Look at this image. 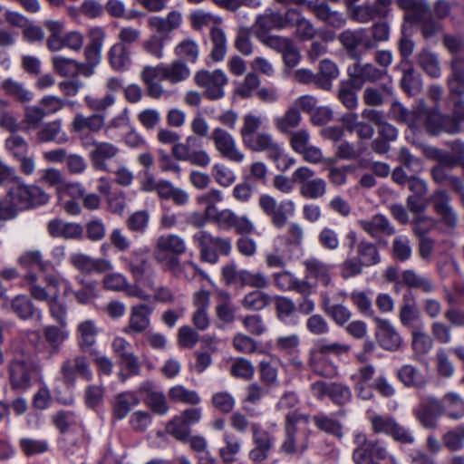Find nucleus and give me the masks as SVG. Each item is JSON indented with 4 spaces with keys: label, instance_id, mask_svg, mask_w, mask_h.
Here are the masks:
<instances>
[{
    "label": "nucleus",
    "instance_id": "f257e3e1",
    "mask_svg": "<svg viewBox=\"0 0 464 464\" xmlns=\"http://www.w3.org/2000/svg\"><path fill=\"white\" fill-rule=\"evenodd\" d=\"M258 206L263 213L270 218L271 224L276 228H283L288 224L285 234V243L287 246L299 247L304 241L303 227L296 222L288 223V219L295 214V206L290 199L282 200L280 203L268 195L262 194L258 198Z\"/></svg>",
    "mask_w": 464,
    "mask_h": 464
},
{
    "label": "nucleus",
    "instance_id": "f03ea898",
    "mask_svg": "<svg viewBox=\"0 0 464 464\" xmlns=\"http://www.w3.org/2000/svg\"><path fill=\"white\" fill-rule=\"evenodd\" d=\"M350 350L349 344L330 342L325 338L316 339L309 351L308 364L314 373L325 378H333L337 374V368L327 356L341 355L347 353Z\"/></svg>",
    "mask_w": 464,
    "mask_h": 464
},
{
    "label": "nucleus",
    "instance_id": "7ed1b4c3",
    "mask_svg": "<svg viewBox=\"0 0 464 464\" xmlns=\"http://www.w3.org/2000/svg\"><path fill=\"white\" fill-rule=\"evenodd\" d=\"M263 124L260 116L247 113L243 117V125L239 130L243 144L253 152L269 151L275 158L278 152V141L269 132L258 130Z\"/></svg>",
    "mask_w": 464,
    "mask_h": 464
},
{
    "label": "nucleus",
    "instance_id": "20e7f679",
    "mask_svg": "<svg viewBox=\"0 0 464 464\" xmlns=\"http://www.w3.org/2000/svg\"><path fill=\"white\" fill-rule=\"evenodd\" d=\"M42 366L36 357L22 353L16 354L8 367L10 385L13 390L25 391L32 385V376L39 375Z\"/></svg>",
    "mask_w": 464,
    "mask_h": 464
},
{
    "label": "nucleus",
    "instance_id": "39448f33",
    "mask_svg": "<svg viewBox=\"0 0 464 464\" xmlns=\"http://www.w3.org/2000/svg\"><path fill=\"white\" fill-rule=\"evenodd\" d=\"M24 285L30 295L40 302H46L50 315L62 327L67 325V305L59 299L58 293L50 295L47 290L38 284V277L34 273H28L23 277Z\"/></svg>",
    "mask_w": 464,
    "mask_h": 464
},
{
    "label": "nucleus",
    "instance_id": "423d86ee",
    "mask_svg": "<svg viewBox=\"0 0 464 464\" xmlns=\"http://www.w3.org/2000/svg\"><path fill=\"white\" fill-rule=\"evenodd\" d=\"M193 241L199 249V258L202 262L215 265L219 256H229L232 251V242L229 237L214 236L207 230L194 234Z\"/></svg>",
    "mask_w": 464,
    "mask_h": 464
},
{
    "label": "nucleus",
    "instance_id": "0eeeda50",
    "mask_svg": "<svg viewBox=\"0 0 464 464\" xmlns=\"http://www.w3.org/2000/svg\"><path fill=\"white\" fill-rule=\"evenodd\" d=\"M292 8L285 13L273 8H266L263 14L256 16L254 24V34L256 38L265 37L272 30H282L288 27Z\"/></svg>",
    "mask_w": 464,
    "mask_h": 464
},
{
    "label": "nucleus",
    "instance_id": "6e6552de",
    "mask_svg": "<svg viewBox=\"0 0 464 464\" xmlns=\"http://www.w3.org/2000/svg\"><path fill=\"white\" fill-rule=\"evenodd\" d=\"M197 85L204 90L205 96L211 100H219L224 97V87L227 84V77L222 70H201L194 77Z\"/></svg>",
    "mask_w": 464,
    "mask_h": 464
},
{
    "label": "nucleus",
    "instance_id": "1a4fd4ad",
    "mask_svg": "<svg viewBox=\"0 0 464 464\" xmlns=\"http://www.w3.org/2000/svg\"><path fill=\"white\" fill-rule=\"evenodd\" d=\"M208 218L219 228L234 229L237 235H250L255 231V225L247 216H238L229 208L218 209Z\"/></svg>",
    "mask_w": 464,
    "mask_h": 464
},
{
    "label": "nucleus",
    "instance_id": "9d476101",
    "mask_svg": "<svg viewBox=\"0 0 464 464\" xmlns=\"http://www.w3.org/2000/svg\"><path fill=\"white\" fill-rule=\"evenodd\" d=\"M211 140L219 155L235 163H241L245 160V154L237 147L235 138L222 128H215L211 133Z\"/></svg>",
    "mask_w": 464,
    "mask_h": 464
},
{
    "label": "nucleus",
    "instance_id": "9b49d317",
    "mask_svg": "<svg viewBox=\"0 0 464 464\" xmlns=\"http://www.w3.org/2000/svg\"><path fill=\"white\" fill-rule=\"evenodd\" d=\"M338 41L346 51L348 56L355 61H361L362 53L370 51L367 43L366 28L343 30L339 34Z\"/></svg>",
    "mask_w": 464,
    "mask_h": 464
},
{
    "label": "nucleus",
    "instance_id": "f8f14e48",
    "mask_svg": "<svg viewBox=\"0 0 464 464\" xmlns=\"http://www.w3.org/2000/svg\"><path fill=\"white\" fill-rule=\"evenodd\" d=\"M186 250V242L181 237L175 234L162 235L156 241L154 257L164 267L169 259L184 254Z\"/></svg>",
    "mask_w": 464,
    "mask_h": 464
},
{
    "label": "nucleus",
    "instance_id": "ddd939ff",
    "mask_svg": "<svg viewBox=\"0 0 464 464\" xmlns=\"http://www.w3.org/2000/svg\"><path fill=\"white\" fill-rule=\"evenodd\" d=\"M60 372L63 382L66 385H74L77 375L87 382L92 381V372L87 357L83 354H76L72 358L64 360L61 365Z\"/></svg>",
    "mask_w": 464,
    "mask_h": 464
},
{
    "label": "nucleus",
    "instance_id": "4468645a",
    "mask_svg": "<svg viewBox=\"0 0 464 464\" xmlns=\"http://www.w3.org/2000/svg\"><path fill=\"white\" fill-rule=\"evenodd\" d=\"M29 209L26 185H18L9 188L5 201H2L0 219L14 218L19 211Z\"/></svg>",
    "mask_w": 464,
    "mask_h": 464
},
{
    "label": "nucleus",
    "instance_id": "2eb2a0df",
    "mask_svg": "<svg viewBox=\"0 0 464 464\" xmlns=\"http://www.w3.org/2000/svg\"><path fill=\"white\" fill-rule=\"evenodd\" d=\"M132 275L134 282L147 283V285L153 287L154 271L149 259L139 251L132 252L129 256L121 258Z\"/></svg>",
    "mask_w": 464,
    "mask_h": 464
},
{
    "label": "nucleus",
    "instance_id": "dca6fc26",
    "mask_svg": "<svg viewBox=\"0 0 464 464\" xmlns=\"http://www.w3.org/2000/svg\"><path fill=\"white\" fill-rule=\"evenodd\" d=\"M163 63L158 65H146L140 71V80L146 90V94L151 99L160 100L168 94V92L161 84L165 80Z\"/></svg>",
    "mask_w": 464,
    "mask_h": 464
},
{
    "label": "nucleus",
    "instance_id": "f3484780",
    "mask_svg": "<svg viewBox=\"0 0 464 464\" xmlns=\"http://www.w3.org/2000/svg\"><path fill=\"white\" fill-rule=\"evenodd\" d=\"M424 126L427 133L431 136H439L442 132L456 134L460 130V125L455 119L437 110L427 111Z\"/></svg>",
    "mask_w": 464,
    "mask_h": 464
},
{
    "label": "nucleus",
    "instance_id": "a211bd4d",
    "mask_svg": "<svg viewBox=\"0 0 464 464\" xmlns=\"http://www.w3.org/2000/svg\"><path fill=\"white\" fill-rule=\"evenodd\" d=\"M347 74L352 82L357 84V89H361L365 82L374 83L382 80L387 75V71L379 69L370 63H362L361 61H355L348 67Z\"/></svg>",
    "mask_w": 464,
    "mask_h": 464
},
{
    "label": "nucleus",
    "instance_id": "6ab92c4d",
    "mask_svg": "<svg viewBox=\"0 0 464 464\" xmlns=\"http://www.w3.org/2000/svg\"><path fill=\"white\" fill-rule=\"evenodd\" d=\"M138 392L143 395V402L155 414L163 416L169 410V402L163 392L157 389L154 382H143Z\"/></svg>",
    "mask_w": 464,
    "mask_h": 464
},
{
    "label": "nucleus",
    "instance_id": "aec40b11",
    "mask_svg": "<svg viewBox=\"0 0 464 464\" xmlns=\"http://www.w3.org/2000/svg\"><path fill=\"white\" fill-rule=\"evenodd\" d=\"M418 420L425 428L433 430L437 427V419L444 414L442 400L433 396H428L421 400L419 406L414 410Z\"/></svg>",
    "mask_w": 464,
    "mask_h": 464
},
{
    "label": "nucleus",
    "instance_id": "412c9836",
    "mask_svg": "<svg viewBox=\"0 0 464 464\" xmlns=\"http://www.w3.org/2000/svg\"><path fill=\"white\" fill-rule=\"evenodd\" d=\"M376 323V340L379 345L390 352L398 351L402 345V338L388 319L378 316L373 318Z\"/></svg>",
    "mask_w": 464,
    "mask_h": 464
},
{
    "label": "nucleus",
    "instance_id": "4be33fe9",
    "mask_svg": "<svg viewBox=\"0 0 464 464\" xmlns=\"http://www.w3.org/2000/svg\"><path fill=\"white\" fill-rule=\"evenodd\" d=\"M358 447L353 452V459L357 464H378L372 461V457L383 459L387 456L386 450L379 444L374 437H357Z\"/></svg>",
    "mask_w": 464,
    "mask_h": 464
},
{
    "label": "nucleus",
    "instance_id": "5701e85b",
    "mask_svg": "<svg viewBox=\"0 0 464 464\" xmlns=\"http://www.w3.org/2000/svg\"><path fill=\"white\" fill-rule=\"evenodd\" d=\"M154 307L147 304L140 303L130 307L129 323L123 332L130 334L144 333L150 325V315Z\"/></svg>",
    "mask_w": 464,
    "mask_h": 464
},
{
    "label": "nucleus",
    "instance_id": "b1692460",
    "mask_svg": "<svg viewBox=\"0 0 464 464\" xmlns=\"http://www.w3.org/2000/svg\"><path fill=\"white\" fill-rule=\"evenodd\" d=\"M120 152V149L113 143L101 141L95 149L89 153V158L92 168L99 171H111L107 161L115 158Z\"/></svg>",
    "mask_w": 464,
    "mask_h": 464
},
{
    "label": "nucleus",
    "instance_id": "393cba45",
    "mask_svg": "<svg viewBox=\"0 0 464 464\" xmlns=\"http://www.w3.org/2000/svg\"><path fill=\"white\" fill-rule=\"evenodd\" d=\"M100 334V328L96 322L92 319H86L79 323L76 328L77 344L83 353H90L96 344L97 337Z\"/></svg>",
    "mask_w": 464,
    "mask_h": 464
},
{
    "label": "nucleus",
    "instance_id": "a878e982",
    "mask_svg": "<svg viewBox=\"0 0 464 464\" xmlns=\"http://www.w3.org/2000/svg\"><path fill=\"white\" fill-rule=\"evenodd\" d=\"M306 279H314L324 286L332 283L331 266L316 257H310L303 261Z\"/></svg>",
    "mask_w": 464,
    "mask_h": 464
},
{
    "label": "nucleus",
    "instance_id": "bb28decb",
    "mask_svg": "<svg viewBox=\"0 0 464 464\" xmlns=\"http://www.w3.org/2000/svg\"><path fill=\"white\" fill-rule=\"evenodd\" d=\"M397 379L406 388L422 389L427 384V377L417 366L410 363L401 365L396 370Z\"/></svg>",
    "mask_w": 464,
    "mask_h": 464
},
{
    "label": "nucleus",
    "instance_id": "cd10ccee",
    "mask_svg": "<svg viewBox=\"0 0 464 464\" xmlns=\"http://www.w3.org/2000/svg\"><path fill=\"white\" fill-rule=\"evenodd\" d=\"M182 23V15L180 12L173 10L169 12L166 17L152 16L149 19L148 24L150 29L154 30L160 36L169 38V34L178 29Z\"/></svg>",
    "mask_w": 464,
    "mask_h": 464
},
{
    "label": "nucleus",
    "instance_id": "c85d7f7f",
    "mask_svg": "<svg viewBox=\"0 0 464 464\" xmlns=\"http://www.w3.org/2000/svg\"><path fill=\"white\" fill-rule=\"evenodd\" d=\"M162 269L169 272L177 278H184L186 280H192L198 274H203L196 263L191 260L181 263L179 256H173L169 259Z\"/></svg>",
    "mask_w": 464,
    "mask_h": 464
},
{
    "label": "nucleus",
    "instance_id": "c756f323",
    "mask_svg": "<svg viewBox=\"0 0 464 464\" xmlns=\"http://www.w3.org/2000/svg\"><path fill=\"white\" fill-rule=\"evenodd\" d=\"M11 311L20 319L28 320L36 317L41 320L42 311L25 295H18L10 301Z\"/></svg>",
    "mask_w": 464,
    "mask_h": 464
},
{
    "label": "nucleus",
    "instance_id": "7c9ffc66",
    "mask_svg": "<svg viewBox=\"0 0 464 464\" xmlns=\"http://www.w3.org/2000/svg\"><path fill=\"white\" fill-rule=\"evenodd\" d=\"M35 138L39 143L54 141L61 144L68 140L66 134L63 132L62 120H54L43 124L37 130Z\"/></svg>",
    "mask_w": 464,
    "mask_h": 464
},
{
    "label": "nucleus",
    "instance_id": "2f4dec72",
    "mask_svg": "<svg viewBox=\"0 0 464 464\" xmlns=\"http://www.w3.org/2000/svg\"><path fill=\"white\" fill-rule=\"evenodd\" d=\"M140 402L139 397L131 391L118 393L111 402L113 418L116 420L126 418L131 409L138 406Z\"/></svg>",
    "mask_w": 464,
    "mask_h": 464
},
{
    "label": "nucleus",
    "instance_id": "473e14b6",
    "mask_svg": "<svg viewBox=\"0 0 464 464\" xmlns=\"http://www.w3.org/2000/svg\"><path fill=\"white\" fill-rule=\"evenodd\" d=\"M104 123L105 116L103 114L94 113L84 116L78 113L71 123V131L78 134H82L85 130L99 132L103 128Z\"/></svg>",
    "mask_w": 464,
    "mask_h": 464
},
{
    "label": "nucleus",
    "instance_id": "72a5a7b5",
    "mask_svg": "<svg viewBox=\"0 0 464 464\" xmlns=\"http://www.w3.org/2000/svg\"><path fill=\"white\" fill-rule=\"evenodd\" d=\"M361 227L372 237H378L380 235L392 236L395 233V228L389 219L382 215L376 214L370 219L360 220Z\"/></svg>",
    "mask_w": 464,
    "mask_h": 464
},
{
    "label": "nucleus",
    "instance_id": "f704fd0d",
    "mask_svg": "<svg viewBox=\"0 0 464 464\" xmlns=\"http://www.w3.org/2000/svg\"><path fill=\"white\" fill-rule=\"evenodd\" d=\"M396 4L406 12L403 16V24H415L430 12V6L424 0H396Z\"/></svg>",
    "mask_w": 464,
    "mask_h": 464
},
{
    "label": "nucleus",
    "instance_id": "c9c22d12",
    "mask_svg": "<svg viewBox=\"0 0 464 464\" xmlns=\"http://www.w3.org/2000/svg\"><path fill=\"white\" fill-rule=\"evenodd\" d=\"M0 89L6 95L20 103H29L33 101L34 93L24 83L13 78H6L0 82Z\"/></svg>",
    "mask_w": 464,
    "mask_h": 464
},
{
    "label": "nucleus",
    "instance_id": "e433bc0d",
    "mask_svg": "<svg viewBox=\"0 0 464 464\" xmlns=\"http://www.w3.org/2000/svg\"><path fill=\"white\" fill-rule=\"evenodd\" d=\"M401 281L411 289L430 294L435 290L434 282L428 276H421L412 269H406L401 274Z\"/></svg>",
    "mask_w": 464,
    "mask_h": 464
},
{
    "label": "nucleus",
    "instance_id": "4c0bfd02",
    "mask_svg": "<svg viewBox=\"0 0 464 464\" xmlns=\"http://www.w3.org/2000/svg\"><path fill=\"white\" fill-rule=\"evenodd\" d=\"M77 283L81 287L73 292V296L78 304H88L99 296V283L96 280L86 279L82 276H76Z\"/></svg>",
    "mask_w": 464,
    "mask_h": 464
},
{
    "label": "nucleus",
    "instance_id": "58836bf2",
    "mask_svg": "<svg viewBox=\"0 0 464 464\" xmlns=\"http://www.w3.org/2000/svg\"><path fill=\"white\" fill-rule=\"evenodd\" d=\"M450 74L448 77V87L451 94L464 95V61L454 58L450 63Z\"/></svg>",
    "mask_w": 464,
    "mask_h": 464
},
{
    "label": "nucleus",
    "instance_id": "ea45409f",
    "mask_svg": "<svg viewBox=\"0 0 464 464\" xmlns=\"http://www.w3.org/2000/svg\"><path fill=\"white\" fill-rule=\"evenodd\" d=\"M290 18L293 21H289L288 27L295 26L296 34L300 39L308 41L313 40L316 36V29L314 24L310 20L304 18L300 11L292 8Z\"/></svg>",
    "mask_w": 464,
    "mask_h": 464
},
{
    "label": "nucleus",
    "instance_id": "a19ab883",
    "mask_svg": "<svg viewBox=\"0 0 464 464\" xmlns=\"http://www.w3.org/2000/svg\"><path fill=\"white\" fill-rule=\"evenodd\" d=\"M276 314L277 318L288 325H296L298 323L295 304L288 297L276 296Z\"/></svg>",
    "mask_w": 464,
    "mask_h": 464
},
{
    "label": "nucleus",
    "instance_id": "79ce46f5",
    "mask_svg": "<svg viewBox=\"0 0 464 464\" xmlns=\"http://www.w3.org/2000/svg\"><path fill=\"white\" fill-rule=\"evenodd\" d=\"M110 65L118 72L129 69L131 64L130 52L123 44H114L108 53Z\"/></svg>",
    "mask_w": 464,
    "mask_h": 464
},
{
    "label": "nucleus",
    "instance_id": "37998d69",
    "mask_svg": "<svg viewBox=\"0 0 464 464\" xmlns=\"http://www.w3.org/2000/svg\"><path fill=\"white\" fill-rule=\"evenodd\" d=\"M339 76L337 65L330 59H324L319 63L317 73V88L330 91L333 87V81Z\"/></svg>",
    "mask_w": 464,
    "mask_h": 464
},
{
    "label": "nucleus",
    "instance_id": "c03bdc74",
    "mask_svg": "<svg viewBox=\"0 0 464 464\" xmlns=\"http://www.w3.org/2000/svg\"><path fill=\"white\" fill-rule=\"evenodd\" d=\"M366 29L370 51L376 49L381 43L387 42L390 39V24L384 19L373 23L371 27Z\"/></svg>",
    "mask_w": 464,
    "mask_h": 464
},
{
    "label": "nucleus",
    "instance_id": "a18cd8bd",
    "mask_svg": "<svg viewBox=\"0 0 464 464\" xmlns=\"http://www.w3.org/2000/svg\"><path fill=\"white\" fill-rule=\"evenodd\" d=\"M237 307L231 301L230 294L225 291L218 293V303L215 308L216 315L219 321L226 324L235 321Z\"/></svg>",
    "mask_w": 464,
    "mask_h": 464
},
{
    "label": "nucleus",
    "instance_id": "49530a36",
    "mask_svg": "<svg viewBox=\"0 0 464 464\" xmlns=\"http://www.w3.org/2000/svg\"><path fill=\"white\" fill-rule=\"evenodd\" d=\"M105 38V33L102 28H96L92 31V39L85 47L84 58L85 62L94 65L95 67L101 62V48Z\"/></svg>",
    "mask_w": 464,
    "mask_h": 464
},
{
    "label": "nucleus",
    "instance_id": "de8ad7c7",
    "mask_svg": "<svg viewBox=\"0 0 464 464\" xmlns=\"http://www.w3.org/2000/svg\"><path fill=\"white\" fill-rule=\"evenodd\" d=\"M357 84L348 81H342L338 85L337 98L340 102L348 110L353 111L358 107V96L356 93Z\"/></svg>",
    "mask_w": 464,
    "mask_h": 464
},
{
    "label": "nucleus",
    "instance_id": "09e8293b",
    "mask_svg": "<svg viewBox=\"0 0 464 464\" xmlns=\"http://www.w3.org/2000/svg\"><path fill=\"white\" fill-rule=\"evenodd\" d=\"M417 64L430 77L439 78L441 74L438 56L428 49H422L416 56Z\"/></svg>",
    "mask_w": 464,
    "mask_h": 464
},
{
    "label": "nucleus",
    "instance_id": "8fccbe9b",
    "mask_svg": "<svg viewBox=\"0 0 464 464\" xmlns=\"http://www.w3.org/2000/svg\"><path fill=\"white\" fill-rule=\"evenodd\" d=\"M357 257L364 266H372L381 262V256L375 244L362 240L356 246Z\"/></svg>",
    "mask_w": 464,
    "mask_h": 464
},
{
    "label": "nucleus",
    "instance_id": "3c124183",
    "mask_svg": "<svg viewBox=\"0 0 464 464\" xmlns=\"http://www.w3.org/2000/svg\"><path fill=\"white\" fill-rule=\"evenodd\" d=\"M44 26L50 33L46 45L51 52H58L63 49V39L64 37L63 30L64 26L62 22L59 21H46Z\"/></svg>",
    "mask_w": 464,
    "mask_h": 464
},
{
    "label": "nucleus",
    "instance_id": "603ef678",
    "mask_svg": "<svg viewBox=\"0 0 464 464\" xmlns=\"http://www.w3.org/2000/svg\"><path fill=\"white\" fill-rule=\"evenodd\" d=\"M252 34H254L253 25L251 27L240 25L236 33L234 46L237 52L245 56H249L254 52V45L251 40Z\"/></svg>",
    "mask_w": 464,
    "mask_h": 464
},
{
    "label": "nucleus",
    "instance_id": "864d4df0",
    "mask_svg": "<svg viewBox=\"0 0 464 464\" xmlns=\"http://www.w3.org/2000/svg\"><path fill=\"white\" fill-rule=\"evenodd\" d=\"M381 91L388 95H392L393 93V87L392 83L389 82L382 83L381 85V90L374 87L365 88L362 93V101L364 104L371 107H380L383 105L385 99Z\"/></svg>",
    "mask_w": 464,
    "mask_h": 464
},
{
    "label": "nucleus",
    "instance_id": "5fc2aeb1",
    "mask_svg": "<svg viewBox=\"0 0 464 464\" xmlns=\"http://www.w3.org/2000/svg\"><path fill=\"white\" fill-rule=\"evenodd\" d=\"M210 41L212 48L210 56L213 61L219 62L224 59L227 53V37L223 29L213 27L210 31Z\"/></svg>",
    "mask_w": 464,
    "mask_h": 464
},
{
    "label": "nucleus",
    "instance_id": "6e6d98bb",
    "mask_svg": "<svg viewBox=\"0 0 464 464\" xmlns=\"http://www.w3.org/2000/svg\"><path fill=\"white\" fill-rule=\"evenodd\" d=\"M446 167L447 166L441 164L435 165L430 169V176L433 181L439 185L447 182L453 190H460L462 188V179L449 173Z\"/></svg>",
    "mask_w": 464,
    "mask_h": 464
},
{
    "label": "nucleus",
    "instance_id": "4d7b16f0",
    "mask_svg": "<svg viewBox=\"0 0 464 464\" xmlns=\"http://www.w3.org/2000/svg\"><path fill=\"white\" fill-rule=\"evenodd\" d=\"M400 84L401 89L410 96H416L422 90L421 76L412 67L403 71Z\"/></svg>",
    "mask_w": 464,
    "mask_h": 464
},
{
    "label": "nucleus",
    "instance_id": "13d9d810",
    "mask_svg": "<svg viewBox=\"0 0 464 464\" xmlns=\"http://www.w3.org/2000/svg\"><path fill=\"white\" fill-rule=\"evenodd\" d=\"M165 80L175 84L180 82L190 74V71L186 63L181 60H175L170 64L163 63Z\"/></svg>",
    "mask_w": 464,
    "mask_h": 464
},
{
    "label": "nucleus",
    "instance_id": "bf43d9fd",
    "mask_svg": "<svg viewBox=\"0 0 464 464\" xmlns=\"http://www.w3.org/2000/svg\"><path fill=\"white\" fill-rule=\"evenodd\" d=\"M175 54L185 63H195L199 55L198 44L191 38L184 39L175 47Z\"/></svg>",
    "mask_w": 464,
    "mask_h": 464
},
{
    "label": "nucleus",
    "instance_id": "052dcab7",
    "mask_svg": "<svg viewBox=\"0 0 464 464\" xmlns=\"http://www.w3.org/2000/svg\"><path fill=\"white\" fill-rule=\"evenodd\" d=\"M444 414L458 420L464 416V401L455 392H449L442 398Z\"/></svg>",
    "mask_w": 464,
    "mask_h": 464
},
{
    "label": "nucleus",
    "instance_id": "680f3d73",
    "mask_svg": "<svg viewBox=\"0 0 464 464\" xmlns=\"http://www.w3.org/2000/svg\"><path fill=\"white\" fill-rule=\"evenodd\" d=\"M373 431L387 435H406L405 430L389 417L375 416L372 419Z\"/></svg>",
    "mask_w": 464,
    "mask_h": 464
},
{
    "label": "nucleus",
    "instance_id": "e2e57ef3",
    "mask_svg": "<svg viewBox=\"0 0 464 464\" xmlns=\"http://www.w3.org/2000/svg\"><path fill=\"white\" fill-rule=\"evenodd\" d=\"M44 336L50 345L51 353L56 354L60 352L62 344L67 339L68 334L60 325H48L44 329Z\"/></svg>",
    "mask_w": 464,
    "mask_h": 464
},
{
    "label": "nucleus",
    "instance_id": "0e129e2a",
    "mask_svg": "<svg viewBox=\"0 0 464 464\" xmlns=\"http://www.w3.org/2000/svg\"><path fill=\"white\" fill-rule=\"evenodd\" d=\"M301 114L297 107L294 105L287 109L282 117L275 120L276 129L282 133H288L293 128H295L301 122Z\"/></svg>",
    "mask_w": 464,
    "mask_h": 464
},
{
    "label": "nucleus",
    "instance_id": "69168bd1",
    "mask_svg": "<svg viewBox=\"0 0 464 464\" xmlns=\"http://www.w3.org/2000/svg\"><path fill=\"white\" fill-rule=\"evenodd\" d=\"M169 398L174 402L197 405L200 402V397L195 391H189L182 385L171 387L168 392Z\"/></svg>",
    "mask_w": 464,
    "mask_h": 464
},
{
    "label": "nucleus",
    "instance_id": "338daca9",
    "mask_svg": "<svg viewBox=\"0 0 464 464\" xmlns=\"http://www.w3.org/2000/svg\"><path fill=\"white\" fill-rule=\"evenodd\" d=\"M272 297L264 292L256 290L246 294L242 305L248 310L260 311L270 304Z\"/></svg>",
    "mask_w": 464,
    "mask_h": 464
},
{
    "label": "nucleus",
    "instance_id": "774afa93",
    "mask_svg": "<svg viewBox=\"0 0 464 464\" xmlns=\"http://www.w3.org/2000/svg\"><path fill=\"white\" fill-rule=\"evenodd\" d=\"M246 269H237L235 263L227 264L222 267L221 275L227 285H235L244 288Z\"/></svg>",
    "mask_w": 464,
    "mask_h": 464
}]
</instances>
